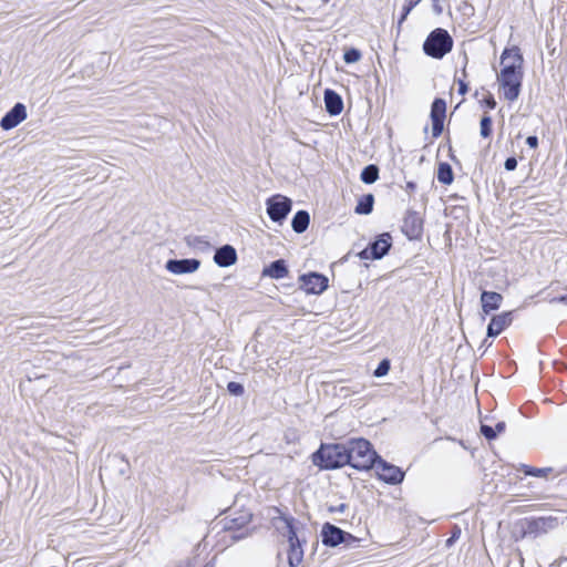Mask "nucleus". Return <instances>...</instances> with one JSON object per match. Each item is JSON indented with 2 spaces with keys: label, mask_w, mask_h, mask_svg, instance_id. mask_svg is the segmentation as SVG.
Wrapping results in <instances>:
<instances>
[{
  "label": "nucleus",
  "mask_w": 567,
  "mask_h": 567,
  "mask_svg": "<svg viewBox=\"0 0 567 567\" xmlns=\"http://www.w3.org/2000/svg\"><path fill=\"white\" fill-rule=\"evenodd\" d=\"M548 471V468H532L525 466V474L537 477L545 476Z\"/></svg>",
  "instance_id": "c756f323"
},
{
  "label": "nucleus",
  "mask_w": 567,
  "mask_h": 567,
  "mask_svg": "<svg viewBox=\"0 0 567 567\" xmlns=\"http://www.w3.org/2000/svg\"><path fill=\"white\" fill-rule=\"evenodd\" d=\"M285 518L284 516L275 517L274 518V525L276 529L285 537H287V529L285 528V525L280 523V519Z\"/></svg>",
  "instance_id": "7c9ffc66"
},
{
  "label": "nucleus",
  "mask_w": 567,
  "mask_h": 567,
  "mask_svg": "<svg viewBox=\"0 0 567 567\" xmlns=\"http://www.w3.org/2000/svg\"><path fill=\"white\" fill-rule=\"evenodd\" d=\"M403 230L410 238L417 237L422 230V221L415 213H409L403 220Z\"/></svg>",
  "instance_id": "a211bd4d"
},
{
  "label": "nucleus",
  "mask_w": 567,
  "mask_h": 567,
  "mask_svg": "<svg viewBox=\"0 0 567 567\" xmlns=\"http://www.w3.org/2000/svg\"><path fill=\"white\" fill-rule=\"evenodd\" d=\"M343 59L346 63H355L361 59V53L357 49H350L344 52Z\"/></svg>",
  "instance_id": "cd10ccee"
},
{
  "label": "nucleus",
  "mask_w": 567,
  "mask_h": 567,
  "mask_svg": "<svg viewBox=\"0 0 567 567\" xmlns=\"http://www.w3.org/2000/svg\"><path fill=\"white\" fill-rule=\"evenodd\" d=\"M309 223H310L309 214L306 210H299L296 213V215L292 218L291 227L296 233L301 234V233L306 231V229L309 226Z\"/></svg>",
  "instance_id": "412c9836"
},
{
  "label": "nucleus",
  "mask_w": 567,
  "mask_h": 567,
  "mask_svg": "<svg viewBox=\"0 0 567 567\" xmlns=\"http://www.w3.org/2000/svg\"><path fill=\"white\" fill-rule=\"evenodd\" d=\"M505 168L507 171H514L517 166V161L515 157H508L506 161H505V164H504Z\"/></svg>",
  "instance_id": "2f4dec72"
},
{
  "label": "nucleus",
  "mask_w": 567,
  "mask_h": 567,
  "mask_svg": "<svg viewBox=\"0 0 567 567\" xmlns=\"http://www.w3.org/2000/svg\"><path fill=\"white\" fill-rule=\"evenodd\" d=\"M203 567H214V565L208 563V564L204 565Z\"/></svg>",
  "instance_id": "58836bf2"
},
{
  "label": "nucleus",
  "mask_w": 567,
  "mask_h": 567,
  "mask_svg": "<svg viewBox=\"0 0 567 567\" xmlns=\"http://www.w3.org/2000/svg\"><path fill=\"white\" fill-rule=\"evenodd\" d=\"M373 202H374V198L371 194L369 195H365L364 197H362L357 207H355V213L357 214H370L372 212V208H373Z\"/></svg>",
  "instance_id": "4be33fe9"
},
{
  "label": "nucleus",
  "mask_w": 567,
  "mask_h": 567,
  "mask_svg": "<svg viewBox=\"0 0 567 567\" xmlns=\"http://www.w3.org/2000/svg\"><path fill=\"white\" fill-rule=\"evenodd\" d=\"M196 241H198V244L203 247H207L208 246V243L206 240H202V239H196Z\"/></svg>",
  "instance_id": "c9c22d12"
},
{
  "label": "nucleus",
  "mask_w": 567,
  "mask_h": 567,
  "mask_svg": "<svg viewBox=\"0 0 567 567\" xmlns=\"http://www.w3.org/2000/svg\"><path fill=\"white\" fill-rule=\"evenodd\" d=\"M504 430H505L504 422H498L496 424L495 429L489 425H485V424H483L481 426L482 434L488 440L495 439L497 436V434L504 432Z\"/></svg>",
  "instance_id": "b1692460"
},
{
  "label": "nucleus",
  "mask_w": 567,
  "mask_h": 567,
  "mask_svg": "<svg viewBox=\"0 0 567 567\" xmlns=\"http://www.w3.org/2000/svg\"><path fill=\"white\" fill-rule=\"evenodd\" d=\"M344 508H346V505H344V504H341V505H339V506H338V508H337L336 511H338V512H343V511H344Z\"/></svg>",
  "instance_id": "e433bc0d"
},
{
  "label": "nucleus",
  "mask_w": 567,
  "mask_h": 567,
  "mask_svg": "<svg viewBox=\"0 0 567 567\" xmlns=\"http://www.w3.org/2000/svg\"><path fill=\"white\" fill-rule=\"evenodd\" d=\"M485 103L486 105L489 107V109H495L496 106V101L494 100L493 96H488L486 100H485Z\"/></svg>",
  "instance_id": "f704fd0d"
},
{
  "label": "nucleus",
  "mask_w": 567,
  "mask_h": 567,
  "mask_svg": "<svg viewBox=\"0 0 567 567\" xmlns=\"http://www.w3.org/2000/svg\"><path fill=\"white\" fill-rule=\"evenodd\" d=\"M27 118V109L22 103H17L1 120L0 126L9 131L18 126Z\"/></svg>",
  "instance_id": "ddd939ff"
},
{
  "label": "nucleus",
  "mask_w": 567,
  "mask_h": 567,
  "mask_svg": "<svg viewBox=\"0 0 567 567\" xmlns=\"http://www.w3.org/2000/svg\"><path fill=\"white\" fill-rule=\"evenodd\" d=\"M446 103L442 99H436L432 103L431 120H432V135L437 137L443 131V123L445 118Z\"/></svg>",
  "instance_id": "f8f14e48"
},
{
  "label": "nucleus",
  "mask_w": 567,
  "mask_h": 567,
  "mask_svg": "<svg viewBox=\"0 0 567 567\" xmlns=\"http://www.w3.org/2000/svg\"><path fill=\"white\" fill-rule=\"evenodd\" d=\"M312 461L315 465L324 470L338 468L348 464L347 443L322 444L313 454Z\"/></svg>",
  "instance_id": "7ed1b4c3"
},
{
  "label": "nucleus",
  "mask_w": 567,
  "mask_h": 567,
  "mask_svg": "<svg viewBox=\"0 0 567 567\" xmlns=\"http://www.w3.org/2000/svg\"><path fill=\"white\" fill-rule=\"evenodd\" d=\"M200 267L198 259H171L166 262L165 269L173 275L194 274Z\"/></svg>",
  "instance_id": "9b49d317"
},
{
  "label": "nucleus",
  "mask_w": 567,
  "mask_h": 567,
  "mask_svg": "<svg viewBox=\"0 0 567 567\" xmlns=\"http://www.w3.org/2000/svg\"><path fill=\"white\" fill-rule=\"evenodd\" d=\"M412 8H413V4H412V3H410L409 6H405V7H404V9H403V14H402V17H401V19H400L399 23H402V22L406 19V17H408V14L410 13V11L412 10Z\"/></svg>",
  "instance_id": "72a5a7b5"
},
{
  "label": "nucleus",
  "mask_w": 567,
  "mask_h": 567,
  "mask_svg": "<svg viewBox=\"0 0 567 567\" xmlns=\"http://www.w3.org/2000/svg\"><path fill=\"white\" fill-rule=\"evenodd\" d=\"M390 371V361L388 359L382 360L378 368L374 370L373 375L375 378H382L386 375Z\"/></svg>",
  "instance_id": "bb28decb"
},
{
  "label": "nucleus",
  "mask_w": 567,
  "mask_h": 567,
  "mask_svg": "<svg viewBox=\"0 0 567 567\" xmlns=\"http://www.w3.org/2000/svg\"><path fill=\"white\" fill-rule=\"evenodd\" d=\"M526 143L529 147L536 148L538 146V138L536 136H528Z\"/></svg>",
  "instance_id": "473e14b6"
},
{
  "label": "nucleus",
  "mask_w": 567,
  "mask_h": 567,
  "mask_svg": "<svg viewBox=\"0 0 567 567\" xmlns=\"http://www.w3.org/2000/svg\"><path fill=\"white\" fill-rule=\"evenodd\" d=\"M503 297L501 293L494 291H483L481 295V303L484 316L491 311L497 310L501 307ZM485 317H483L484 319Z\"/></svg>",
  "instance_id": "f3484780"
},
{
  "label": "nucleus",
  "mask_w": 567,
  "mask_h": 567,
  "mask_svg": "<svg viewBox=\"0 0 567 567\" xmlns=\"http://www.w3.org/2000/svg\"><path fill=\"white\" fill-rule=\"evenodd\" d=\"M266 206L269 218L275 223L282 224L292 208V202L284 195L276 194L267 199Z\"/></svg>",
  "instance_id": "423d86ee"
},
{
  "label": "nucleus",
  "mask_w": 567,
  "mask_h": 567,
  "mask_svg": "<svg viewBox=\"0 0 567 567\" xmlns=\"http://www.w3.org/2000/svg\"><path fill=\"white\" fill-rule=\"evenodd\" d=\"M379 177V169L375 165H369L361 173V181L365 184L374 183Z\"/></svg>",
  "instance_id": "393cba45"
},
{
  "label": "nucleus",
  "mask_w": 567,
  "mask_h": 567,
  "mask_svg": "<svg viewBox=\"0 0 567 567\" xmlns=\"http://www.w3.org/2000/svg\"><path fill=\"white\" fill-rule=\"evenodd\" d=\"M324 104L327 112L331 115H338L342 112L343 102L339 94L332 90H326L324 92Z\"/></svg>",
  "instance_id": "6ab92c4d"
},
{
  "label": "nucleus",
  "mask_w": 567,
  "mask_h": 567,
  "mask_svg": "<svg viewBox=\"0 0 567 567\" xmlns=\"http://www.w3.org/2000/svg\"><path fill=\"white\" fill-rule=\"evenodd\" d=\"M452 38L443 29L434 30L423 44L424 52L433 58L441 59L452 49Z\"/></svg>",
  "instance_id": "20e7f679"
},
{
  "label": "nucleus",
  "mask_w": 567,
  "mask_h": 567,
  "mask_svg": "<svg viewBox=\"0 0 567 567\" xmlns=\"http://www.w3.org/2000/svg\"><path fill=\"white\" fill-rule=\"evenodd\" d=\"M523 56L517 47L505 49L501 55L497 82L504 97L511 102L518 99L523 81Z\"/></svg>",
  "instance_id": "f257e3e1"
},
{
  "label": "nucleus",
  "mask_w": 567,
  "mask_h": 567,
  "mask_svg": "<svg viewBox=\"0 0 567 567\" xmlns=\"http://www.w3.org/2000/svg\"><path fill=\"white\" fill-rule=\"evenodd\" d=\"M299 281L301 289L307 293L320 295L328 288V278L318 272L302 275Z\"/></svg>",
  "instance_id": "1a4fd4ad"
},
{
  "label": "nucleus",
  "mask_w": 567,
  "mask_h": 567,
  "mask_svg": "<svg viewBox=\"0 0 567 567\" xmlns=\"http://www.w3.org/2000/svg\"><path fill=\"white\" fill-rule=\"evenodd\" d=\"M391 247V236L389 234H382L370 248L363 249L359 256L361 259H380L382 258Z\"/></svg>",
  "instance_id": "9d476101"
},
{
  "label": "nucleus",
  "mask_w": 567,
  "mask_h": 567,
  "mask_svg": "<svg viewBox=\"0 0 567 567\" xmlns=\"http://www.w3.org/2000/svg\"><path fill=\"white\" fill-rule=\"evenodd\" d=\"M437 179L439 182L449 185L453 182V172L449 164L442 163L439 166L437 171Z\"/></svg>",
  "instance_id": "5701e85b"
},
{
  "label": "nucleus",
  "mask_w": 567,
  "mask_h": 567,
  "mask_svg": "<svg viewBox=\"0 0 567 567\" xmlns=\"http://www.w3.org/2000/svg\"><path fill=\"white\" fill-rule=\"evenodd\" d=\"M262 274L264 276L274 279H281L288 275V269L286 267L285 261L282 259H279L271 262L267 268H265Z\"/></svg>",
  "instance_id": "aec40b11"
},
{
  "label": "nucleus",
  "mask_w": 567,
  "mask_h": 567,
  "mask_svg": "<svg viewBox=\"0 0 567 567\" xmlns=\"http://www.w3.org/2000/svg\"><path fill=\"white\" fill-rule=\"evenodd\" d=\"M321 534L323 544L332 547L343 543L347 536L351 537L350 534H347L340 528L330 524H326L323 526Z\"/></svg>",
  "instance_id": "4468645a"
},
{
  "label": "nucleus",
  "mask_w": 567,
  "mask_h": 567,
  "mask_svg": "<svg viewBox=\"0 0 567 567\" xmlns=\"http://www.w3.org/2000/svg\"><path fill=\"white\" fill-rule=\"evenodd\" d=\"M348 464L360 471L370 470L378 460L375 451L369 441L354 439L347 443Z\"/></svg>",
  "instance_id": "f03ea898"
},
{
  "label": "nucleus",
  "mask_w": 567,
  "mask_h": 567,
  "mask_svg": "<svg viewBox=\"0 0 567 567\" xmlns=\"http://www.w3.org/2000/svg\"><path fill=\"white\" fill-rule=\"evenodd\" d=\"M329 0H323V2H328Z\"/></svg>",
  "instance_id": "ea45409f"
},
{
  "label": "nucleus",
  "mask_w": 567,
  "mask_h": 567,
  "mask_svg": "<svg viewBox=\"0 0 567 567\" xmlns=\"http://www.w3.org/2000/svg\"><path fill=\"white\" fill-rule=\"evenodd\" d=\"M227 389L234 395H241L244 393V386L237 382H229Z\"/></svg>",
  "instance_id": "c85d7f7f"
},
{
  "label": "nucleus",
  "mask_w": 567,
  "mask_h": 567,
  "mask_svg": "<svg viewBox=\"0 0 567 567\" xmlns=\"http://www.w3.org/2000/svg\"><path fill=\"white\" fill-rule=\"evenodd\" d=\"M512 312L494 316L487 327V336L496 337L512 323Z\"/></svg>",
  "instance_id": "2eb2a0df"
},
{
  "label": "nucleus",
  "mask_w": 567,
  "mask_h": 567,
  "mask_svg": "<svg viewBox=\"0 0 567 567\" xmlns=\"http://www.w3.org/2000/svg\"><path fill=\"white\" fill-rule=\"evenodd\" d=\"M375 467L377 475L380 480L389 484H400L404 478V472L400 467L386 463L382 458L378 457L373 465Z\"/></svg>",
  "instance_id": "6e6552de"
},
{
  "label": "nucleus",
  "mask_w": 567,
  "mask_h": 567,
  "mask_svg": "<svg viewBox=\"0 0 567 567\" xmlns=\"http://www.w3.org/2000/svg\"><path fill=\"white\" fill-rule=\"evenodd\" d=\"M252 515L249 511L243 509L239 512L230 513L226 517H224L220 523L223 524V529L228 532H240L238 535H234V539H241L249 535L246 527L251 522Z\"/></svg>",
  "instance_id": "39448f33"
},
{
  "label": "nucleus",
  "mask_w": 567,
  "mask_h": 567,
  "mask_svg": "<svg viewBox=\"0 0 567 567\" xmlns=\"http://www.w3.org/2000/svg\"><path fill=\"white\" fill-rule=\"evenodd\" d=\"M214 261L219 267H229L237 261V252L233 246L225 245L217 249L214 256Z\"/></svg>",
  "instance_id": "dca6fc26"
},
{
  "label": "nucleus",
  "mask_w": 567,
  "mask_h": 567,
  "mask_svg": "<svg viewBox=\"0 0 567 567\" xmlns=\"http://www.w3.org/2000/svg\"><path fill=\"white\" fill-rule=\"evenodd\" d=\"M481 126V136L486 138L491 135L492 132V120L488 115H484L480 123Z\"/></svg>",
  "instance_id": "a878e982"
},
{
  "label": "nucleus",
  "mask_w": 567,
  "mask_h": 567,
  "mask_svg": "<svg viewBox=\"0 0 567 567\" xmlns=\"http://www.w3.org/2000/svg\"><path fill=\"white\" fill-rule=\"evenodd\" d=\"M280 523H282L285 525V528L287 529V538L289 543L288 565L290 567H297L301 564L303 559V549L301 547L299 538L297 537L291 519L282 518L280 519Z\"/></svg>",
  "instance_id": "0eeeda50"
},
{
  "label": "nucleus",
  "mask_w": 567,
  "mask_h": 567,
  "mask_svg": "<svg viewBox=\"0 0 567 567\" xmlns=\"http://www.w3.org/2000/svg\"><path fill=\"white\" fill-rule=\"evenodd\" d=\"M460 91H461V93H465V92H466V86H465V84L461 83Z\"/></svg>",
  "instance_id": "4c0bfd02"
}]
</instances>
